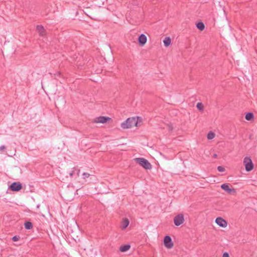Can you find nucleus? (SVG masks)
<instances>
[{
  "instance_id": "28",
  "label": "nucleus",
  "mask_w": 257,
  "mask_h": 257,
  "mask_svg": "<svg viewBox=\"0 0 257 257\" xmlns=\"http://www.w3.org/2000/svg\"><path fill=\"white\" fill-rule=\"evenodd\" d=\"M74 174V171H72L69 173V175L71 177H72L73 176Z\"/></svg>"
},
{
  "instance_id": "4",
  "label": "nucleus",
  "mask_w": 257,
  "mask_h": 257,
  "mask_svg": "<svg viewBox=\"0 0 257 257\" xmlns=\"http://www.w3.org/2000/svg\"><path fill=\"white\" fill-rule=\"evenodd\" d=\"M22 188L23 185L19 182H14L9 187V189L13 192L20 191Z\"/></svg>"
},
{
  "instance_id": "5",
  "label": "nucleus",
  "mask_w": 257,
  "mask_h": 257,
  "mask_svg": "<svg viewBox=\"0 0 257 257\" xmlns=\"http://www.w3.org/2000/svg\"><path fill=\"white\" fill-rule=\"evenodd\" d=\"M184 221V216L182 214H179L174 218V222L175 225L179 226Z\"/></svg>"
},
{
  "instance_id": "3",
  "label": "nucleus",
  "mask_w": 257,
  "mask_h": 257,
  "mask_svg": "<svg viewBox=\"0 0 257 257\" xmlns=\"http://www.w3.org/2000/svg\"><path fill=\"white\" fill-rule=\"evenodd\" d=\"M243 164L247 172H250L253 169V164L250 157H245L244 158Z\"/></svg>"
},
{
  "instance_id": "11",
  "label": "nucleus",
  "mask_w": 257,
  "mask_h": 257,
  "mask_svg": "<svg viewBox=\"0 0 257 257\" xmlns=\"http://www.w3.org/2000/svg\"><path fill=\"white\" fill-rule=\"evenodd\" d=\"M62 199L65 201H71L74 199L73 194H63L61 195Z\"/></svg>"
},
{
  "instance_id": "21",
  "label": "nucleus",
  "mask_w": 257,
  "mask_h": 257,
  "mask_svg": "<svg viewBox=\"0 0 257 257\" xmlns=\"http://www.w3.org/2000/svg\"><path fill=\"white\" fill-rule=\"evenodd\" d=\"M196 107L199 110H202L204 108L203 105L201 102H198L197 104Z\"/></svg>"
},
{
  "instance_id": "14",
  "label": "nucleus",
  "mask_w": 257,
  "mask_h": 257,
  "mask_svg": "<svg viewBox=\"0 0 257 257\" xmlns=\"http://www.w3.org/2000/svg\"><path fill=\"white\" fill-rule=\"evenodd\" d=\"M130 247L131 246L129 244L123 245L120 247L119 250L121 252H125L128 250Z\"/></svg>"
},
{
  "instance_id": "24",
  "label": "nucleus",
  "mask_w": 257,
  "mask_h": 257,
  "mask_svg": "<svg viewBox=\"0 0 257 257\" xmlns=\"http://www.w3.org/2000/svg\"><path fill=\"white\" fill-rule=\"evenodd\" d=\"M20 237L19 236L16 235V236H14L13 237L12 240L14 241H17L19 240L20 239Z\"/></svg>"
},
{
  "instance_id": "2",
  "label": "nucleus",
  "mask_w": 257,
  "mask_h": 257,
  "mask_svg": "<svg viewBox=\"0 0 257 257\" xmlns=\"http://www.w3.org/2000/svg\"><path fill=\"white\" fill-rule=\"evenodd\" d=\"M134 160L137 164L142 166L146 170H150L152 169V166L151 163L144 158H135Z\"/></svg>"
},
{
  "instance_id": "20",
  "label": "nucleus",
  "mask_w": 257,
  "mask_h": 257,
  "mask_svg": "<svg viewBox=\"0 0 257 257\" xmlns=\"http://www.w3.org/2000/svg\"><path fill=\"white\" fill-rule=\"evenodd\" d=\"M215 137V134L212 132H209L207 135V139L208 140H212Z\"/></svg>"
},
{
  "instance_id": "26",
  "label": "nucleus",
  "mask_w": 257,
  "mask_h": 257,
  "mask_svg": "<svg viewBox=\"0 0 257 257\" xmlns=\"http://www.w3.org/2000/svg\"><path fill=\"white\" fill-rule=\"evenodd\" d=\"M6 149V147L4 145H3L0 147V151H2Z\"/></svg>"
},
{
  "instance_id": "29",
  "label": "nucleus",
  "mask_w": 257,
  "mask_h": 257,
  "mask_svg": "<svg viewBox=\"0 0 257 257\" xmlns=\"http://www.w3.org/2000/svg\"><path fill=\"white\" fill-rule=\"evenodd\" d=\"M214 158H216L217 157V155L216 154H214L213 156Z\"/></svg>"
},
{
  "instance_id": "13",
  "label": "nucleus",
  "mask_w": 257,
  "mask_h": 257,
  "mask_svg": "<svg viewBox=\"0 0 257 257\" xmlns=\"http://www.w3.org/2000/svg\"><path fill=\"white\" fill-rule=\"evenodd\" d=\"M36 30L39 33L40 36H43L45 35V30L43 26L38 25Z\"/></svg>"
},
{
  "instance_id": "25",
  "label": "nucleus",
  "mask_w": 257,
  "mask_h": 257,
  "mask_svg": "<svg viewBox=\"0 0 257 257\" xmlns=\"http://www.w3.org/2000/svg\"><path fill=\"white\" fill-rule=\"evenodd\" d=\"M82 176H83V178L85 179L87 178H88L90 176V174L87 173H83L82 174Z\"/></svg>"
},
{
  "instance_id": "8",
  "label": "nucleus",
  "mask_w": 257,
  "mask_h": 257,
  "mask_svg": "<svg viewBox=\"0 0 257 257\" xmlns=\"http://www.w3.org/2000/svg\"><path fill=\"white\" fill-rule=\"evenodd\" d=\"M215 222L217 225L222 227H225L227 225L226 221L220 217H218L215 219Z\"/></svg>"
},
{
  "instance_id": "16",
  "label": "nucleus",
  "mask_w": 257,
  "mask_h": 257,
  "mask_svg": "<svg viewBox=\"0 0 257 257\" xmlns=\"http://www.w3.org/2000/svg\"><path fill=\"white\" fill-rule=\"evenodd\" d=\"M245 118L247 120H251L253 119V114L252 112H247L245 115Z\"/></svg>"
},
{
  "instance_id": "31",
  "label": "nucleus",
  "mask_w": 257,
  "mask_h": 257,
  "mask_svg": "<svg viewBox=\"0 0 257 257\" xmlns=\"http://www.w3.org/2000/svg\"><path fill=\"white\" fill-rule=\"evenodd\" d=\"M30 190H34V192H35V188H34V187L33 186V188H32L31 189H30Z\"/></svg>"
},
{
  "instance_id": "1",
  "label": "nucleus",
  "mask_w": 257,
  "mask_h": 257,
  "mask_svg": "<svg viewBox=\"0 0 257 257\" xmlns=\"http://www.w3.org/2000/svg\"><path fill=\"white\" fill-rule=\"evenodd\" d=\"M139 117H129L121 123V127L123 128H128L133 126H139L140 124L138 122Z\"/></svg>"
},
{
  "instance_id": "12",
  "label": "nucleus",
  "mask_w": 257,
  "mask_h": 257,
  "mask_svg": "<svg viewBox=\"0 0 257 257\" xmlns=\"http://www.w3.org/2000/svg\"><path fill=\"white\" fill-rule=\"evenodd\" d=\"M130 221L127 218H123L121 222L120 228L123 230L125 229L128 225Z\"/></svg>"
},
{
  "instance_id": "18",
  "label": "nucleus",
  "mask_w": 257,
  "mask_h": 257,
  "mask_svg": "<svg viewBox=\"0 0 257 257\" xmlns=\"http://www.w3.org/2000/svg\"><path fill=\"white\" fill-rule=\"evenodd\" d=\"M196 27L200 31H203L205 29V25L203 23L200 22L196 24Z\"/></svg>"
},
{
  "instance_id": "27",
  "label": "nucleus",
  "mask_w": 257,
  "mask_h": 257,
  "mask_svg": "<svg viewBox=\"0 0 257 257\" xmlns=\"http://www.w3.org/2000/svg\"><path fill=\"white\" fill-rule=\"evenodd\" d=\"M222 257H229V256L228 253L225 252L223 254Z\"/></svg>"
},
{
  "instance_id": "9",
  "label": "nucleus",
  "mask_w": 257,
  "mask_h": 257,
  "mask_svg": "<svg viewBox=\"0 0 257 257\" xmlns=\"http://www.w3.org/2000/svg\"><path fill=\"white\" fill-rule=\"evenodd\" d=\"M110 119L111 118L108 116H101L96 118L94 121V122L104 123Z\"/></svg>"
},
{
  "instance_id": "30",
  "label": "nucleus",
  "mask_w": 257,
  "mask_h": 257,
  "mask_svg": "<svg viewBox=\"0 0 257 257\" xmlns=\"http://www.w3.org/2000/svg\"><path fill=\"white\" fill-rule=\"evenodd\" d=\"M80 171V170H77V175L78 176H79Z\"/></svg>"
},
{
  "instance_id": "10",
  "label": "nucleus",
  "mask_w": 257,
  "mask_h": 257,
  "mask_svg": "<svg viewBox=\"0 0 257 257\" xmlns=\"http://www.w3.org/2000/svg\"><path fill=\"white\" fill-rule=\"evenodd\" d=\"M147 40V37L143 34H141L138 38V42L142 46H144L146 43Z\"/></svg>"
},
{
  "instance_id": "6",
  "label": "nucleus",
  "mask_w": 257,
  "mask_h": 257,
  "mask_svg": "<svg viewBox=\"0 0 257 257\" xmlns=\"http://www.w3.org/2000/svg\"><path fill=\"white\" fill-rule=\"evenodd\" d=\"M164 243L165 246L167 248H172L173 247L174 244L172 240V238L170 236L167 235L165 237L164 239Z\"/></svg>"
},
{
  "instance_id": "19",
  "label": "nucleus",
  "mask_w": 257,
  "mask_h": 257,
  "mask_svg": "<svg viewBox=\"0 0 257 257\" xmlns=\"http://www.w3.org/2000/svg\"><path fill=\"white\" fill-rule=\"evenodd\" d=\"M25 227L27 229H31L33 227V224L31 222H26L25 223Z\"/></svg>"
},
{
  "instance_id": "7",
  "label": "nucleus",
  "mask_w": 257,
  "mask_h": 257,
  "mask_svg": "<svg viewBox=\"0 0 257 257\" xmlns=\"http://www.w3.org/2000/svg\"><path fill=\"white\" fill-rule=\"evenodd\" d=\"M220 188L227 193H236V189L230 188L229 184L224 183L221 185Z\"/></svg>"
},
{
  "instance_id": "23",
  "label": "nucleus",
  "mask_w": 257,
  "mask_h": 257,
  "mask_svg": "<svg viewBox=\"0 0 257 257\" xmlns=\"http://www.w3.org/2000/svg\"><path fill=\"white\" fill-rule=\"evenodd\" d=\"M168 129L169 132H172L173 130V125L171 123H169L167 125Z\"/></svg>"
},
{
  "instance_id": "15",
  "label": "nucleus",
  "mask_w": 257,
  "mask_h": 257,
  "mask_svg": "<svg viewBox=\"0 0 257 257\" xmlns=\"http://www.w3.org/2000/svg\"><path fill=\"white\" fill-rule=\"evenodd\" d=\"M164 46L166 47H168L171 43V39L169 37H166L163 41Z\"/></svg>"
},
{
  "instance_id": "17",
  "label": "nucleus",
  "mask_w": 257,
  "mask_h": 257,
  "mask_svg": "<svg viewBox=\"0 0 257 257\" xmlns=\"http://www.w3.org/2000/svg\"><path fill=\"white\" fill-rule=\"evenodd\" d=\"M32 188H33V186H32L31 185H28V186L25 185L24 190L26 192V193H32L34 192V190H30V189H31Z\"/></svg>"
},
{
  "instance_id": "22",
  "label": "nucleus",
  "mask_w": 257,
  "mask_h": 257,
  "mask_svg": "<svg viewBox=\"0 0 257 257\" xmlns=\"http://www.w3.org/2000/svg\"><path fill=\"white\" fill-rule=\"evenodd\" d=\"M217 170L220 172H223L225 171V168L222 166H218L217 167Z\"/></svg>"
}]
</instances>
